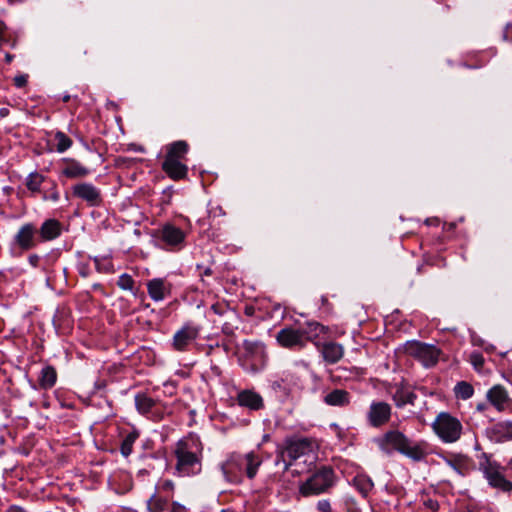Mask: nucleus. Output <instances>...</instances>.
I'll list each match as a JSON object with an SVG mask.
<instances>
[{"label":"nucleus","mask_w":512,"mask_h":512,"mask_svg":"<svg viewBox=\"0 0 512 512\" xmlns=\"http://www.w3.org/2000/svg\"><path fill=\"white\" fill-rule=\"evenodd\" d=\"M222 331L225 335H228V336H231L233 335V329L227 324L225 323L222 327Z\"/></svg>","instance_id":"nucleus-48"},{"label":"nucleus","mask_w":512,"mask_h":512,"mask_svg":"<svg viewBox=\"0 0 512 512\" xmlns=\"http://www.w3.org/2000/svg\"><path fill=\"white\" fill-rule=\"evenodd\" d=\"M317 509L320 512H330L331 511V505L328 500H320L317 504Z\"/></svg>","instance_id":"nucleus-41"},{"label":"nucleus","mask_w":512,"mask_h":512,"mask_svg":"<svg viewBox=\"0 0 512 512\" xmlns=\"http://www.w3.org/2000/svg\"><path fill=\"white\" fill-rule=\"evenodd\" d=\"M211 310L215 313V314H218V315H223L226 311H227V306L223 305V304H220V303H215L211 306Z\"/></svg>","instance_id":"nucleus-42"},{"label":"nucleus","mask_w":512,"mask_h":512,"mask_svg":"<svg viewBox=\"0 0 512 512\" xmlns=\"http://www.w3.org/2000/svg\"><path fill=\"white\" fill-rule=\"evenodd\" d=\"M117 285L123 290H132L134 287V280L128 274H122L117 281Z\"/></svg>","instance_id":"nucleus-37"},{"label":"nucleus","mask_w":512,"mask_h":512,"mask_svg":"<svg viewBox=\"0 0 512 512\" xmlns=\"http://www.w3.org/2000/svg\"><path fill=\"white\" fill-rule=\"evenodd\" d=\"M189 145L184 140L175 141L166 146V155L164 160L182 162L186 159Z\"/></svg>","instance_id":"nucleus-17"},{"label":"nucleus","mask_w":512,"mask_h":512,"mask_svg":"<svg viewBox=\"0 0 512 512\" xmlns=\"http://www.w3.org/2000/svg\"><path fill=\"white\" fill-rule=\"evenodd\" d=\"M147 290L154 301H161L170 293V285L164 279L154 278L147 283Z\"/></svg>","instance_id":"nucleus-18"},{"label":"nucleus","mask_w":512,"mask_h":512,"mask_svg":"<svg viewBox=\"0 0 512 512\" xmlns=\"http://www.w3.org/2000/svg\"><path fill=\"white\" fill-rule=\"evenodd\" d=\"M393 399L396 406L403 407L406 404H414L416 395L409 390L399 389L395 392Z\"/></svg>","instance_id":"nucleus-29"},{"label":"nucleus","mask_w":512,"mask_h":512,"mask_svg":"<svg viewBox=\"0 0 512 512\" xmlns=\"http://www.w3.org/2000/svg\"><path fill=\"white\" fill-rule=\"evenodd\" d=\"M44 179V176L37 172L31 173L26 180L28 190L33 193L40 192V186L44 182Z\"/></svg>","instance_id":"nucleus-33"},{"label":"nucleus","mask_w":512,"mask_h":512,"mask_svg":"<svg viewBox=\"0 0 512 512\" xmlns=\"http://www.w3.org/2000/svg\"><path fill=\"white\" fill-rule=\"evenodd\" d=\"M313 449L314 444L308 438L289 441L285 449H283L277 456V463L283 461L285 464L284 470H287L291 465V461L313 452Z\"/></svg>","instance_id":"nucleus-7"},{"label":"nucleus","mask_w":512,"mask_h":512,"mask_svg":"<svg viewBox=\"0 0 512 512\" xmlns=\"http://www.w3.org/2000/svg\"><path fill=\"white\" fill-rule=\"evenodd\" d=\"M212 214H213V216H216V215H224L225 213L221 207H215L209 211V216H211Z\"/></svg>","instance_id":"nucleus-46"},{"label":"nucleus","mask_w":512,"mask_h":512,"mask_svg":"<svg viewBox=\"0 0 512 512\" xmlns=\"http://www.w3.org/2000/svg\"><path fill=\"white\" fill-rule=\"evenodd\" d=\"M391 406L386 402H373L367 412V420L372 427L379 428L390 420Z\"/></svg>","instance_id":"nucleus-11"},{"label":"nucleus","mask_w":512,"mask_h":512,"mask_svg":"<svg viewBox=\"0 0 512 512\" xmlns=\"http://www.w3.org/2000/svg\"><path fill=\"white\" fill-rule=\"evenodd\" d=\"M44 200H52V201H58L59 200V193L54 189L50 195L44 194L43 195Z\"/></svg>","instance_id":"nucleus-43"},{"label":"nucleus","mask_w":512,"mask_h":512,"mask_svg":"<svg viewBox=\"0 0 512 512\" xmlns=\"http://www.w3.org/2000/svg\"><path fill=\"white\" fill-rule=\"evenodd\" d=\"M353 485L363 497H367L374 486L372 480L366 475H357L354 477Z\"/></svg>","instance_id":"nucleus-28"},{"label":"nucleus","mask_w":512,"mask_h":512,"mask_svg":"<svg viewBox=\"0 0 512 512\" xmlns=\"http://www.w3.org/2000/svg\"><path fill=\"white\" fill-rule=\"evenodd\" d=\"M487 399L499 412L504 411L512 401L507 390L501 385H494L490 388L487 392Z\"/></svg>","instance_id":"nucleus-15"},{"label":"nucleus","mask_w":512,"mask_h":512,"mask_svg":"<svg viewBox=\"0 0 512 512\" xmlns=\"http://www.w3.org/2000/svg\"><path fill=\"white\" fill-rule=\"evenodd\" d=\"M36 228L33 224L23 225L15 236L16 243L23 250H30L36 246L35 241Z\"/></svg>","instance_id":"nucleus-16"},{"label":"nucleus","mask_w":512,"mask_h":512,"mask_svg":"<svg viewBox=\"0 0 512 512\" xmlns=\"http://www.w3.org/2000/svg\"><path fill=\"white\" fill-rule=\"evenodd\" d=\"M454 392L457 398L467 400L472 397L474 388L470 383L461 381L456 384Z\"/></svg>","instance_id":"nucleus-32"},{"label":"nucleus","mask_w":512,"mask_h":512,"mask_svg":"<svg viewBox=\"0 0 512 512\" xmlns=\"http://www.w3.org/2000/svg\"><path fill=\"white\" fill-rule=\"evenodd\" d=\"M61 231L62 225L58 220L48 219L40 227L39 234L43 241H51L59 237Z\"/></svg>","instance_id":"nucleus-21"},{"label":"nucleus","mask_w":512,"mask_h":512,"mask_svg":"<svg viewBox=\"0 0 512 512\" xmlns=\"http://www.w3.org/2000/svg\"><path fill=\"white\" fill-rule=\"evenodd\" d=\"M237 401L240 406L252 410H258L263 406L262 397L258 393L250 390L241 391L237 396Z\"/></svg>","instance_id":"nucleus-20"},{"label":"nucleus","mask_w":512,"mask_h":512,"mask_svg":"<svg viewBox=\"0 0 512 512\" xmlns=\"http://www.w3.org/2000/svg\"><path fill=\"white\" fill-rule=\"evenodd\" d=\"M212 274V270L210 268H206L204 271L205 276H210Z\"/></svg>","instance_id":"nucleus-51"},{"label":"nucleus","mask_w":512,"mask_h":512,"mask_svg":"<svg viewBox=\"0 0 512 512\" xmlns=\"http://www.w3.org/2000/svg\"><path fill=\"white\" fill-rule=\"evenodd\" d=\"M378 447L385 453L397 451L406 457L421 461L426 455L427 444L424 441H413L398 430H390L376 439Z\"/></svg>","instance_id":"nucleus-1"},{"label":"nucleus","mask_w":512,"mask_h":512,"mask_svg":"<svg viewBox=\"0 0 512 512\" xmlns=\"http://www.w3.org/2000/svg\"><path fill=\"white\" fill-rule=\"evenodd\" d=\"M174 454L175 469L180 476H191L201 471V447L194 439H183L176 443Z\"/></svg>","instance_id":"nucleus-3"},{"label":"nucleus","mask_w":512,"mask_h":512,"mask_svg":"<svg viewBox=\"0 0 512 512\" xmlns=\"http://www.w3.org/2000/svg\"><path fill=\"white\" fill-rule=\"evenodd\" d=\"M62 173L68 178H82L89 174V170L75 160H67Z\"/></svg>","instance_id":"nucleus-26"},{"label":"nucleus","mask_w":512,"mask_h":512,"mask_svg":"<svg viewBox=\"0 0 512 512\" xmlns=\"http://www.w3.org/2000/svg\"><path fill=\"white\" fill-rule=\"evenodd\" d=\"M334 481V471L329 467H322L300 486V492L303 496L317 495L332 487Z\"/></svg>","instance_id":"nucleus-6"},{"label":"nucleus","mask_w":512,"mask_h":512,"mask_svg":"<svg viewBox=\"0 0 512 512\" xmlns=\"http://www.w3.org/2000/svg\"><path fill=\"white\" fill-rule=\"evenodd\" d=\"M57 379V373L54 367L52 366H45L41 372L38 379L39 386L42 389H50L52 388Z\"/></svg>","instance_id":"nucleus-27"},{"label":"nucleus","mask_w":512,"mask_h":512,"mask_svg":"<svg viewBox=\"0 0 512 512\" xmlns=\"http://www.w3.org/2000/svg\"><path fill=\"white\" fill-rule=\"evenodd\" d=\"M136 440V435L134 434H128L125 439L123 440L122 444H121V453L124 455V456H129L132 452V447H133V444Z\"/></svg>","instance_id":"nucleus-36"},{"label":"nucleus","mask_w":512,"mask_h":512,"mask_svg":"<svg viewBox=\"0 0 512 512\" xmlns=\"http://www.w3.org/2000/svg\"><path fill=\"white\" fill-rule=\"evenodd\" d=\"M186 509L183 505L177 503V502H173L172 503V509H171V512H185Z\"/></svg>","instance_id":"nucleus-45"},{"label":"nucleus","mask_w":512,"mask_h":512,"mask_svg":"<svg viewBox=\"0 0 512 512\" xmlns=\"http://www.w3.org/2000/svg\"><path fill=\"white\" fill-rule=\"evenodd\" d=\"M135 405L140 413L146 414L153 408L155 401L146 394H137L135 397Z\"/></svg>","instance_id":"nucleus-30"},{"label":"nucleus","mask_w":512,"mask_h":512,"mask_svg":"<svg viewBox=\"0 0 512 512\" xmlns=\"http://www.w3.org/2000/svg\"><path fill=\"white\" fill-rule=\"evenodd\" d=\"M73 195L85 201L90 206H98L102 202V196L95 186L90 183H79L73 186Z\"/></svg>","instance_id":"nucleus-13"},{"label":"nucleus","mask_w":512,"mask_h":512,"mask_svg":"<svg viewBox=\"0 0 512 512\" xmlns=\"http://www.w3.org/2000/svg\"><path fill=\"white\" fill-rule=\"evenodd\" d=\"M323 401L329 406L344 407L350 403V393L344 389H334L324 396Z\"/></svg>","instance_id":"nucleus-23"},{"label":"nucleus","mask_w":512,"mask_h":512,"mask_svg":"<svg viewBox=\"0 0 512 512\" xmlns=\"http://www.w3.org/2000/svg\"><path fill=\"white\" fill-rule=\"evenodd\" d=\"M161 488L164 491H173L174 490V483L171 480H165L162 483Z\"/></svg>","instance_id":"nucleus-44"},{"label":"nucleus","mask_w":512,"mask_h":512,"mask_svg":"<svg viewBox=\"0 0 512 512\" xmlns=\"http://www.w3.org/2000/svg\"><path fill=\"white\" fill-rule=\"evenodd\" d=\"M262 459L255 452H249L245 455L233 453L222 464V471L225 478L232 483L242 481L244 474L249 479L255 477Z\"/></svg>","instance_id":"nucleus-2"},{"label":"nucleus","mask_w":512,"mask_h":512,"mask_svg":"<svg viewBox=\"0 0 512 512\" xmlns=\"http://www.w3.org/2000/svg\"><path fill=\"white\" fill-rule=\"evenodd\" d=\"M40 260V257L36 254H32L29 256V262L33 265V266H37L38 265V262Z\"/></svg>","instance_id":"nucleus-47"},{"label":"nucleus","mask_w":512,"mask_h":512,"mask_svg":"<svg viewBox=\"0 0 512 512\" xmlns=\"http://www.w3.org/2000/svg\"><path fill=\"white\" fill-rule=\"evenodd\" d=\"M305 332H301L300 328L295 329L292 327H286L281 329L277 335L276 340L280 346L288 349L303 348L306 346L304 340Z\"/></svg>","instance_id":"nucleus-9"},{"label":"nucleus","mask_w":512,"mask_h":512,"mask_svg":"<svg viewBox=\"0 0 512 512\" xmlns=\"http://www.w3.org/2000/svg\"><path fill=\"white\" fill-rule=\"evenodd\" d=\"M423 505L425 508L429 509L431 512H436L439 508V504L436 500L431 498H427L423 501Z\"/></svg>","instance_id":"nucleus-40"},{"label":"nucleus","mask_w":512,"mask_h":512,"mask_svg":"<svg viewBox=\"0 0 512 512\" xmlns=\"http://www.w3.org/2000/svg\"><path fill=\"white\" fill-rule=\"evenodd\" d=\"M486 437L494 443H504L512 440V422L502 421L486 429Z\"/></svg>","instance_id":"nucleus-14"},{"label":"nucleus","mask_w":512,"mask_h":512,"mask_svg":"<svg viewBox=\"0 0 512 512\" xmlns=\"http://www.w3.org/2000/svg\"><path fill=\"white\" fill-rule=\"evenodd\" d=\"M407 350L425 367L434 366L438 362L440 356V350L437 347L421 342L410 344Z\"/></svg>","instance_id":"nucleus-8"},{"label":"nucleus","mask_w":512,"mask_h":512,"mask_svg":"<svg viewBox=\"0 0 512 512\" xmlns=\"http://www.w3.org/2000/svg\"><path fill=\"white\" fill-rule=\"evenodd\" d=\"M168 504V499L159 495H152L147 502V507L150 512H163Z\"/></svg>","instance_id":"nucleus-31"},{"label":"nucleus","mask_w":512,"mask_h":512,"mask_svg":"<svg viewBox=\"0 0 512 512\" xmlns=\"http://www.w3.org/2000/svg\"><path fill=\"white\" fill-rule=\"evenodd\" d=\"M477 408H478V410H483L484 409V405L480 404V405H478Z\"/></svg>","instance_id":"nucleus-54"},{"label":"nucleus","mask_w":512,"mask_h":512,"mask_svg":"<svg viewBox=\"0 0 512 512\" xmlns=\"http://www.w3.org/2000/svg\"><path fill=\"white\" fill-rule=\"evenodd\" d=\"M479 469L483 472L484 477L491 487L505 493L512 491V482L506 479L504 475V468H502L497 462L491 461L485 453L481 456Z\"/></svg>","instance_id":"nucleus-5"},{"label":"nucleus","mask_w":512,"mask_h":512,"mask_svg":"<svg viewBox=\"0 0 512 512\" xmlns=\"http://www.w3.org/2000/svg\"><path fill=\"white\" fill-rule=\"evenodd\" d=\"M243 348L247 355H257L263 353V345L258 341L245 340Z\"/></svg>","instance_id":"nucleus-35"},{"label":"nucleus","mask_w":512,"mask_h":512,"mask_svg":"<svg viewBox=\"0 0 512 512\" xmlns=\"http://www.w3.org/2000/svg\"><path fill=\"white\" fill-rule=\"evenodd\" d=\"M470 361L476 370H480L484 365V357L478 352H474L470 355Z\"/></svg>","instance_id":"nucleus-38"},{"label":"nucleus","mask_w":512,"mask_h":512,"mask_svg":"<svg viewBox=\"0 0 512 512\" xmlns=\"http://www.w3.org/2000/svg\"><path fill=\"white\" fill-rule=\"evenodd\" d=\"M446 463L461 475H465L472 467L471 459L463 454H454L445 458Z\"/></svg>","instance_id":"nucleus-24"},{"label":"nucleus","mask_w":512,"mask_h":512,"mask_svg":"<svg viewBox=\"0 0 512 512\" xmlns=\"http://www.w3.org/2000/svg\"><path fill=\"white\" fill-rule=\"evenodd\" d=\"M162 170L173 180H182L187 177L188 167L183 162L164 160Z\"/></svg>","instance_id":"nucleus-19"},{"label":"nucleus","mask_w":512,"mask_h":512,"mask_svg":"<svg viewBox=\"0 0 512 512\" xmlns=\"http://www.w3.org/2000/svg\"><path fill=\"white\" fill-rule=\"evenodd\" d=\"M432 429L442 442L449 444L457 442L463 432L460 420L448 412H441L436 416Z\"/></svg>","instance_id":"nucleus-4"},{"label":"nucleus","mask_w":512,"mask_h":512,"mask_svg":"<svg viewBox=\"0 0 512 512\" xmlns=\"http://www.w3.org/2000/svg\"><path fill=\"white\" fill-rule=\"evenodd\" d=\"M70 100V96L69 95H66L63 97V101L64 102H68Z\"/></svg>","instance_id":"nucleus-52"},{"label":"nucleus","mask_w":512,"mask_h":512,"mask_svg":"<svg viewBox=\"0 0 512 512\" xmlns=\"http://www.w3.org/2000/svg\"><path fill=\"white\" fill-rule=\"evenodd\" d=\"M13 58H14V56L12 54H10V53H7L5 55V60H6L7 63H10L13 60Z\"/></svg>","instance_id":"nucleus-50"},{"label":"nucleus","mask_w":512,"mask_h":512,"mask_svg":"<svg viewBox=\"0 0 512 512\" xmlns=\"http://www.w3.org/2000/svg\"><path fill=\"white\" fill-rule=\"evenodd\" d=\"M299 328L301 332H305L304 340L306 343L308 341L315 340L321 334H325L327 332V328L318 322H309L305 326H301Z\"/></svg>","instance_id":"nucleus-25"},{"label":"nucleus","mask_w":512,"mask_h":512,"mask_svg":"<svg viewBox=\"0 0 512 512\" xmlns=\"http://www.w3.org/2000/svg\"><path fill=\"white\" fill-rule=\"evenodd\" d=\"M7 512H26L22 507L19 506H11Z\"/></svg>","instance_id":"nucleus-49"},{"label":"nucleus","mask_w":512,"mask_h":512,"mask_svg":"<svg viewBox=\"0 0 512 512\" xmlns=\"http://www.w3.org/2000/svg\"><path fill=\"white\" fill-rule=\"evenodd\" d=\"M321 352L327 363L334 364L343 357L344 349L336 342H326L322 345Z\"/></svg>","instance_id":"nucleus-22"},{"label":"nucleus","mask_w":512,"mask_h":512,"mask_svg":"<svg viewBox=\"0 0 512 512\" xmlns=\"http://www.w3.org/2000/svg\"><path fill=\"white\" fill-rule=\"evenodd\" d=\"M54 139L56 141V150L60 153L66 151L72 145V140L61 131L55 133Z\"/></svg>","instance_id":"nucleus-34"},{"label":"nucleus","mask_w":512,"mask_h":512,"mask_svg":"<svg viewBox=\"0 0 512 512\" xmlns=\"http://www.w3.org/2000/svg\"><path fill=\"white\" fill-rule=\"evenodd\" d=\"M200 328L196 325L186 324L173 336L172 347L179 352L186 351L188 346L197 339Z\"/></svg>","instance_id":"nucleus-10"},{"label":"nucleus","mask_w":512,"mask_h":512,"mask_svg":"<svg viewBox=\"0 0 512 512\" xmlns=\"http://www.w3.org/2000/svg\"><path fill=\"white\" fill-rule=\"evenodd\" d=\"M27 81H28L27 74L17 75L13 79L14 85L18 88L24 87L27 84Z\"/></svg>","instance_id":"nucleus-39"},{"label":"nucleus","mask_w":512,"mask_h":512,"mask_svg":"<svg viewBox=\"0 0 512 512\" xmlns=\"http://www.w3.org/2000/svg\"><path fill=\"white\" fill-rule=\"evenodd\" d=\"M7 114V110L2 109V117H4Z\"/></svg>","instance_id":"nucleus-53"},{"label":"nucleus","mask_w":512,"mask_h":512,"mask_svg":"<svg viewBox=\"0 0 512 512\" xmlns=\"http://www.w3.org/2000/svg\"><path fill=\"white\" fill-rule=\"evenodd\" d=\"M161 241L172 249H181L185 242V233L182 229L165 224L159 231Z\"/></svg>","instance_id":"nucleus-12"}]
</instances>
